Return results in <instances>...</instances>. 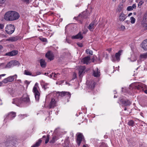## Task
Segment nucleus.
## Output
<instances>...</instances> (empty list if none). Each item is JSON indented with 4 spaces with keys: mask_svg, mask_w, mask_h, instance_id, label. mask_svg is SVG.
<instances>
[{
    "mask_svg": "<svg viewBox=\"0 0 147 147\" xmlns=\"http://www.w3.org/2000/svg\"><path fill=\"white\" fill-rule=\"evenodd\" d=\"M17 77V75H15L13 76H10L7 78L9 82H11L13 81L14 79L16 78Z\"/></svg>",
    "mask_w": 147,
    "mask_h": 147,
    "instance_id": "obj_24",
    "label": "nucleus"
},
{
    "mask_svg": "<svg viewBox=\"0 0 147 147\" xmlns=\"http://www.w3.org/2000/svg\"><path fill=\"white\" fill-rule=\"evenodd\" d=\"M136 4H133L132 6H128L127 8V10L128 11H131L133 10L134 9H136Z\"/></svg>",
    "mask_w": 147,
    "mask_h": 147,
    "instance_id": "obj_27",
    "label": "nucleus"
},
{
    "mask_svg": "<svg viewBox=\"0 0 147 147\" xmlns=\"http://www.w3.org/2000/svg\"><path fill=\"white\" fill-rule=\"evenodd\" d=\"M56 102L54 99L52 98L49 105V108H54L55 106Z\"/></svg>",
    "mask_w": 147,
    "mask_h": 147,
    "instance_id": "obj_22",
    "label": "nucleus"
},
{
    "mask_svg": "<svg viewBox=\"0 0 147 147\" xmlns=\"http://www.w3.org/2000/svg\"><path fill=\"white\" fill-rule=\"evenodd\" d=\"M76 75L72 79V80H74L76 78Z\"/></svg>",
    "mask_w": 147,
    "mask_h": 147,
    "instance_id": "obj_56",
    "label": "nucleus"
},
{
    "mask_svg": "<svg viewBox=\"0 0 147 147\" xmlns=\"http://www.w3.org/2000/svg\"><path fill=\"white\" fill-rule=\"evenodd\" d=\"M41 142V140L39 139L38 141L36 142L35 144L33 145L31 147H38L40 146Z\"/></svg>",
    "mask_w": 147,
    "mask_h": 147,
    "instance_id": "obj_28",
    "label": "nucleus"
},
{
    "mask_svg": "<svg viewBox=\"0 0 147 147\" xmlns=\"http://www.w3.org/2000/svg\"><path fill=\"white\" fill-rule=\"evenodd\" d=\"M132 15V13H129V14L128 15V16H131Z\"/></svg>",
    "mask_w": 147,
    "mask_h": 147,
    "instance_id": "obj_53",
    "label": "nucleus"
},
{
    "mask_svg": "<svg viewBox=\"0 0 147 147\" xmlns=\"http://www.w3.org/2000/svg\"><path fill=\"white\" fill-rule=\"evenodd\" d=\"M142 47L144 50H147V39L143 41Z\"/></svg>",
    "mask_w": 147,
    "mask_h": 147,
    "instance_id": "obj_23",
    "label": "nucleus"
},
{
    "mask_svg": "<svg viewBox=\"0 0 147 147\" xmlns=\"http://www.w3.org/2000/svg\"><path fill=\"white\" fill-rule=\"evenodd\" d=\"M41 85L42 86V88L45 90L49 88L48 86V83L42 82L41 83Z\"/></svg>",
    "mask_w": 147,
    "mask_h": 147,
    "instance_id": "obj_26",
    "label": "nucleus"
},
{
    "mask_svg": "<svg viewBox=\"0 0 147 147\" xmlns=\"http://www.w3.org/2000/svg\"><path fill=\"white\" fill-rule=\"evenodd\" d=\"M83 147H86L85 145H84L83 146Z\"/></svg>",
    "mask_w": 147,
    "mask_h": 147,
    "instance_id": "obj_63",
    "label": "nucleus"
},
{
    "mask_svg": "<svg viewBox=\"0 0 147 147\" xmlns=\"http://www.w3.org/2000/svg\"><path fill=\"white\" fill-rule=\"evenodd\" d=\"M3 48V47L1 45H0V50L2 49Z\"/></svg>",
    "mask_w": 147,
    "mask_h": 147,
    "instance_id": "obj_55",
    "label": "nucleus"
},
{
    "mask_svg": "<svg viewBox=\"0 0 147 147\" xmlns=\"http://www.w3.org/2000/svg\"><path fill=\"white\" fill-rule=\"evenodd\" d=\"M18 52L17 50H13L11 51L8 52L5 54V55L9 56H13L17 55Z\"/></svg>",
    "mask_w": 147,
    "mask_h": 147,
    "instance_id": "obj_16",
    "label": "nucleus"
},
{
    "mask_svg": "<svg viewBox=\"0 0 147 147\" xmlns=\"http://www.w3.org/2000/svg\"><path fill=\"white\" fill-rule=\"evenodd\" d=\"M93 76L96 77H98L100 76V72L98 68H97L95 70H93Z\"/></svg>",
    "mask_w": 147,
    "mask_h": 147,
    "instance_id": "obj_17",
    "label": "nucleus"
},
{
    "mask_svg": "<svg viewBox=\"0 0 147 147\" xmlns=\"http://www.w3.org/2000/svg\"><path fill=\"white\" fill-rule=\"evenodd\" d=\"M95 83L94 82H91L90 84V85L89 87L92 90L94 89L95 87Z\"/></svg>",
    "mask_w": 147,
    "mask_h": 147,
    "instance_id": "obj_33",
    "label": "nucleus"
},
{
    "mask_svg": "<svg viewBox=\"0 0 147 147\" xmlns=\"http://www.w3.org/2000/svg\"><path fill=\"white\" fill-rule=\"evenodd\" d=\"M135 87L136 89L141 91L144 90L145 85L140 82H137L135 84Z\"/></svg>",
    "mask_w": 147,
    "mask_h": 147,
    "instance_id": "obj_8",
    "label": "nucleus"
},
{
    "mask_svg": "<svg viewBox=\"0 0 147 147\" xmlns=\"http://www.w3.org/2000/svg\"><path fill=\"white\" fill-rule=\"evenodd\" d=\"M86 68L84 66H81L79 69V74L80 77L82 76V75L84 73V71Z\"/></svg>",
    "mask_w": 147,
    "mask_h": 147,
    "instance_id": "obj_20",
    "label": "nucleus"
},
{
    "mask_svg": "<svg viewBox=\"0 0 147 147\" xmlns=\"http://www.w3.org/2000/svg\"><path fill=\"white\" fill-rule=\"evenodd\" d=\"M143 91H144L145 93L147 94V90H144Z\"/></svg>",
    "mask_w": 147,
    "mask_h": 147,
    "instance_id": "obj_54",
    "label": "nucleus"
},
{
    "mask_svg": "<svg viewBox=\"0 0 147 147\" xmlns=\"http://www.w3.org/2000/svg\"><path fill=\"white\" fill-rule=\"evenodd\" d=\"M5 145L7 146H8V145H7V142H6L5 143Z\"/></svg>",
    "mask_w": 147,
    "mask_h": 147,
    "instance_id": "obj_60",
    "label": "nucleus"
},
{
    "mask_svg": "<svg viewBox=\"0 0 147 147\" xmlns=\"http://www.w3.org/2000/svg\"><path fill=\"white\" fill-rule=\"evenodd\" d=\"M90 60V56H88L84 58L81 60V62L84 64H88L89 63Z\"/></svg>",
    "mask_w": 147,
    "mask_h": 147,
    "instance_id": "obj_12",
    "label": "nucleus"
},
{
    "mask_svg": "<svg viewBox=\"0 0 147 147\" xmlns=\"http://www.w3.org/2000/svg\"><path fill=\"white\" fill-rule=\"evenodd\" d=\"M144 3V1H141L139 2V3L138 4V6H139V5H141L142 4H143Z\"/></svg>",
    "mask_w": 147,
    "mask_h": 147,
    "instance_id": "obj_45",
    "label": "nucleus"
},
{
    "mask_svg": "<svg viewBox=\"0 0 147 147\" xmlns=\"http://www.w3.org/2000/svg\"><path fill=\"white\" fill-rule=\"evenodd\" d=\"M57 140V137L55 136L53 137L52 139L50 141V143H54L55 142V141Z\"/></svg>",
    "mask_w": 147,
    "mask_h": 147,
    "instance_id": "obj_31",
    "label": "nucleus"
},
{
    "mask_svg": "<svg viewBox=\"0 0 147 147\" xmlns=\"http://www.w3.org/2000/svg\"><path fill=\"white\" fill-rule=\"evenodd\" d=\"M72 39H82L83 38V36L81 32H79L77 35L71 36Z\"/></svg>",
    "mask_w": 147,
    "mask_h": 147,
    "instance_id": "obj_19",
    "label": "nucleus"
},
{
    "mask_svg": "<svg viewBox=\"0 0 147 147\" xmlns=\"http://www.w3.org/2000/svg\"><path fill=\"white\" fill-rule=\"evenodd\" d=\"M24 74L27 75H31V73H30V71H28L27 70H25L24 71Z\"/></svg>",
    "mask_w": 147,
    "mask_h": 147,
    "instance_id": "obj_37",
    "label": "nucleus"
},
{
    "mask_svg": "<svg viewBox=\"0 0 147 147\" xmlns=\"http://www.w3.org/2000/svg\"><path fill=\"white\" fill-rule=\"evenodd\" d=\"M86 52H87V54H88L91 55H92L93 54L92 51L91 50H90L89 49H87L86 50Z\"/></svg>",
    "mask_w": 147,
    "mask_h": 147,
    "instance_id": "obj_38",
    "label": "nucleus"
},
{
    "mask_svg": "<svg viewBox=\"0 0 147 147\" xmlns=\"http://www.w3.org/2000/svg\"><path fill=\"white\" fill-rule=\"evenodd\" d=\"M97 24V23H96L95 21H93L88 26V29L90 31H92L94 29V27Z\"/></svg>",
    "mask_w": 147,
    "mask_h": 147,
    "instance_id": "obj_15",
    "label": "nucleus"
},
{
    "mask_svg": "<svg viewBox=\"0 0 147 147\" xmlns=\"http://www.w3.org/2000/svg\"><path fill=\"white\" fill-rule=\"evenodd\" d=\"M123 9V7L122 4H120L118 5V7L117 9V11L119 12L122 11Z\"/></svg>",
    "mask_w": 147,
    "mask_h": 147,
    "instance_id": "obj_30",
    "label": "nucleus"
},
{
    "mask_svg": "<svg viewBox=\"0 0 147 147\" xmlns=\"http://www.w3.org/2000/svg\"><path fill=\"white\" fill-rule=\"evenodd\" d=\"M40 40L43 42H47V40L46 38H39Z\"/></svg>",
    "mask_w": 147,
    "mask_h": 147,
    "instance_id": "obj_40",
    "label": "nucleus"
},
{
    "mask_svg": "<svg viewBox=\"0 0 147 147\" xmlns=\"http://www.w3.org/2000/svg\"><path fill=\"white\" fill-rule=\"evenodd\" d=\"M135 122L132 120H130L127 123V124L129 126L133 127L134 125Z\"/></svg>",
    "mask_w": 147,
    "mask_h": 147,
    "instance_id": "obj_29",
    "label": "nucleus"
},
{
    "mask_svg": "<svg viewBox=\"0 0 147 147\" xmlns=\"http://www.w3.org/2000/svg\"><path fill=\"white\" fill-rule=\"evenodd\" d=\"M77 44L80 47H82L83 46V44L82 43L78 42L77 43Z\"/></svg>",
    "mask_w": 147,
    "mask_h": 147,
    "instance_id": "obj_44",
    "label": "nucleus"
},
{
    "mask_svg": "<svg viewBox=\"0 0 147 147\" xmlns=\"http://www.w3.org/2000/svg\"><path fill=\"white\" fill-rule=\"evenodd\" d=\"M46 138V136H44L42 137V138Z\"/></svg>",
    "mask_w": 147,
    "mask_h": 147,
    "instance_id": "obj_58",
    "label": "nucleus"
},
{
    "mask_svg": "<svg viewBox=\"0 0 147 147\" xmlns=\"http://www.w3.org/2000/svg\"><path fill=\"white\" fill-rule=\"evenodd\" d=\"M16 116V113L13 112H11L7 115H6V118L4 119L5 120L7 118L11 120L12 119L14 118Z\"/></svg>",
    "mask_w": 147,
    "mask_h": 147,
    "instance_id": "obj_9",
    "label": "nucleus"
},
{
    "mask_svg": "<svg viewBox=\"0 0 147 147\" xmlns=\"http://www.w3.org/2000/svg\"><path fill=\"white\" fill-rule=\"evenodd\" d=\"M36 73L37 75H40L41 74V73L40 71H37Z\"/></svg>",
    "mask_w": 147,
    "mask_h": 147,
    "instance_id": "obj_51",
    "label": "nucleus"
},
{
    "mask_svg": "<svg viewBox=\"0 0 147 147\" xmlns=\"http://www.w3.org/2000/svg\"><path fill=\"white\" fill-rule=\"evenodd\" d=\"M66 41L67 42V43H71V41L67 38L66 39Z\"/></svg>",
    "mask_w": 147,
    "mask_h": 147,
    "instance_id": "obj_49",
    "label": "nucleus"
},
{
    "mask_svg": "<svg viewBox=\"0 0 147 147\" xmlns=\"http://www.w3.org/2000/svg\"><path fill=\"white\" fill-rule=\"evenodd\" d=\"M144 26L146 28L145 29L147 30V23L144 25Z\"/></svg>",
    "mask_w": 147,
    "mask_h": 147,
    "instance_id": "obj_52",
    "label": "nucleus"
},
{
    "mask_svg": "<svg viewBox=\"0 0 147 147\" xmlns=\"http://www.w3.org/2000/svg\"><path fill=\"white\" fill-rule=\"evenodd\" d=\"M19 37L18 36H13L10 37L7 39L8 41H10L11 42L16 41L19 39Z\"/></svg>",
    "mask_w": 147,
    "mask_h": 147,
    "instance_id": "obj_18",
    "label": "nucleus"
},
{
    "mask_svg": "<svg viewBox=\"0 0 147 147\" xmlns=\"http://www.w3.org/2000/svg\"><path fill=\"white\" fill-rule=\"evenodd\" d=\"M53 76V75H51V74L50 75V77H52Z\"/></svg>",
    "mask_w": 147,
    "mask_h": 147,
    "instance_id": "obj_59",
    "label": "nucleus"
},
{
    "mask_svg": "<svg viewBox=\"0 0 147 147\" xmlns=\"http://www.w3.org/2000/svg\"><path fill=\"white\" fill-rule=\"evenodd\" d=\"M3 82L5 83H7L8 82H9V81H8L7 79V78H6L4 79L3 81Z\"/></svg>",
    "mask_w": 147,
    "mask_h": 147,
    "instance_id": "obj_43",
    "label": "nucleus"
},
{
    "mask_svg": "<svg viewBox=\"0 0 147 147\" xmlns=\"http://www.w3.org/2000/svg\"><path fill=\"white\" fill-rule=\"evenodd\" d=\"M6 0H0V4H3L5 2Z\"/></svg>",
    "mask_w": 147,
    "mask_h": 147,
    "instance_id": "obj_47",
    "label": "nucleus"
},
{
    "mask_svg": "<svg viewBox=\"0 0 147 147\" xmlns=\"http://www.w3.org/2000/svg\"><path fill=\"white\" fill-rule=\"evenodd\" d=\"M127 17L123 12L121 13L119 16V20L120 21H123Z\"/></svg>",
    "mask_w": 147,
    "mask_h": 147,
    "instance_id": "obj_14",
    "label": "nucleus"
},
{
    "mask_svg": "<svg viewBox=\"0 0 147 147\" xmlns=\"http://www.w3.org/2000/svg\"><path fill=\"white\" fill-rule=\"evenodd\" d=\"M2 82H0V86H1V85H2Z\"/></svg>",
    "mask_w": 147,
    "mask_h": 147,
    "instance_id": "obj_57",
    "label": "nucleus"
},
{
    "mask_svg": "<svg viewBox=\"0 0 147 147\" xmlns=\"http://www.w3.org/2000/svg\"><path fill=\"white\" fill-rule=\"evenodd\" d=\"M127 110V108L126 107H125L124 109V111H126V110Z\"/></svg>",
    "mask_w": 147,
    "mask_h": 147,
    "instance_id": "obj_62",
    "label": "nucleus"
},
{
    "mask_svg": "<svg viewBox=\"0 0 147 147\" xmlns=\"http://www.w3.org/2000/svg\"><path fill=\"white\" fill-rule=\"evenodd\" d=\"M6 75L5 74L0 75V79L1 78V76H4Z\"/></svg>",
    "mask_w": 147,
    "mask_h": 147,
    "instance_id": "obj_50",
    "label": "nucleus"
},
{
    "mask_svg": "<svg viewBox=\"0 0 147 147\" xmlns=\"http://www.w3.org/2000/svg\"><path fill=\"white\" fill-rule=\"evenodd\" d=\"M22 2L26 4H28L31 2V0H21Z\"/></svg>",
    "mask_w": 147,
    "mask_h": 147,
    "instance_id": "obj_35",
    "label": "nucleus"
},
{
    "mask_svg": "<svg viewBox=\"0 0 147 147\" xmlns=\"http://www.w3.org/2000/svg\"><path fill=\"white\" fill-rule=\"evenodd\" d=\"M131 22V24L135 23L136 21L135 19L133 17H131L130 18Z\"/></svg>",
    "mask_w": 147,
    "mask_h": 147,
    "instance_id": "obj_36",
    "label": "nucleus"
},
{
    "mask_svg": "<svg viewBox=\"0 0 147 147\" xmlns=\"http://www.w3.org/2000/svg\"><path fill=\"white\" fill-rule=\"evenodd\" d=\"M13 66L12 64L11 61L8 63L5 66H4V63H2L0 65V68H1V69H3L4 68H10Z\"/></svg>",
    "mask_w": 147,
    "mask_h": 147,
    "instance_id": "obj_11",
    "label": "nucleus"
},
{
    "mask_svg": "<svg viewBox=\"0 0 147 147\" xmlns=\"http://www.w3.org/2000/svg\"><path fill=\"white\" fill-rule=\"evenodd\" d=\"M120 102L124 106H129L131 104V102L130 101L128 100H124L121 99L120 100Z\"/></svg>",
    "mask_w": 147,
    "mask_h": 147,
    "instance_id": "obj_13",
    "label": "nucleus"
},
{
    "mask_svg": "<svg viewBox=\"0 0 147 147\" xmlns=\"http://www.w3.org/2000/svg\"><path fill=\"white\" fill-rule=\"evenodd\" d=\"M12 103L18 106L22 107L24 104H29L30 103V101L29 95L27 94L26 93L24 94L21 98H15L13 99Z\"/></svg>",
    "mask_w": 147,
    "mask_h": 147,
    "instance_id": "obj_1",
    "label": "nucleus"
},
{
    "mask_svg": "<svg viewBox=\"0 0 147 147\" xmlns=\"http://www.w3.org/2000/svg\"><path fill=\"white\" fill-rule=\"evenodd\" d=\"M121 29L124 30L125 28V27L124 26H121Z\"/></svg>",
    "mask_w": 147,
    "mask_h": 147,
    "instance_id": "obj_48",
    "label": "nucleus"
},
{
    "mask_svg": "<svg viewBox=\"0 0 147 147\" xmlns=\"http://www.w3.org/2000/svg\"><path fill=\"white\" fill-rule=\"evenodd\" d=\"M60 74L59 73L55 74V73H52L51 74V75H53V76L54 78H57V75H59Z\"/></svg>",
    "mask_w": 147,
    "mask_h": 147,
    "instance_id": "obj_41",
    "label": "nucleus"
},
{
    "mask_svg": "<svg viewBox=\"0 0 147 147\" xmlns=\"http://www.w3.org/2000/svg\"><path fill=\"white\" fill-rule=\"evenodd\" d=\"M4 25L3 24H0V29H2L3 28Z\"/></svg>",
    "mask_w": 147,
    "mask_h": 147,
    "instance_id": "obj_46",
    "label": "nucleus"
},
{
    "mask_svg": "<svg viewBox=\"0 0 147 147\" xmlns=\"http://www.w3.org/2000/svg\"><path fill=\"white\" fill-rule=\"evenodd\" d=\"M20 16L19 13L14 11H9L5 14L4 18L5 20L13 21L18 20Z\"/></svg>",
    "mask_w": 147,
    "mask_h": 147,
    "instance_id": "obj_2",
    "label": "nucleus"
},
{
    "mask_svg": "<svg viewBox=\"0 0 147 147\" xmlns=\"http://www.w3.org/2000/svg\"><path fill=\"white\" fill-rule=\"evenodd\" d=\"M59 93V96L61 97H63L67 98V102H68L69 101V99L71 96V94L69 92L66 91H62L61 92H58Z\"/></svg>",
    "mask_w": 147,
    "mask_h": 147,
    "instance_id": "obj_5",
    "label": "nucleus"
},
{
    "mask_svg": "<svg viewBox=\"0 0 147 147\" xmlns=\"http://www.w3.org/2000/svg\"><path fill=\"white\" fill-rule=\"evenodd\" d=\"M11 61L13 66L19 64V62L16 60L12 61Z\"/></svg>",
    "mask_w": 147,
    "mask_h": 147,
    "instance_id": "obj_34",
    "label": "nucleus"
},
{
    "mask_svg": "<svg viewBox=\"0 0 147 147\" xmlns=\"http://www.w3.org/2000/svg\"><path fill=\"white\" fill-rule=\"evenodd\" d=\"M46 57L50 61H51L54 59V55L53 53L50 51H48L45 55Z\"/></svg>",
    "mask_w": 147,
    "mask_h": 147,
    "instance_id": "obj_10",
    "label": "nucleus"
},
{
    "mask_svg": "<svg viewBox=\"0 0 147 147\" xmlns=\"http://www.w3.org/2000/svg\"><path fill=\"white\" fill-rule=\"evenodd\" d=\"M140 57L141 59H146L147 58V53L141 54Z\"/></svg>",
    "mask_w": 147,
    "mask_h": 147,
    "instance_id": "obj_32",
    "label": "nucleus"
},
{
    "mask_svg": "<svg viewBox=\"0 0 147 147\" xmlns=\"http://www.w3.org/2000/svg\"><path fill=\"white\" fill-rule=\"evenodd\" d=\"M20 118L21 119H23L24 118L25 116L27 117V115L26 114L25 115H19Z\"/></svg>",
    "mask_w": 147,
    "mask_h": 147,
    "instance_id": "obj_39",
    "label": "nucleus"
},
{
    "mask_svg": "<svg viewBox=\"0 0 147 147\" xmlns=\"http://www.w3.org/2000/svg\"><path fill=\"white\" fill-rule=\"evenodd\" d=\"M15 28L13 25L9 24L7 25L5 28V31L8 34H11L14 31Z\"/></svg>",
    "mask_w": 147,
    "mask_h": 147,
    "instance_id": "obj_3",
    "label": "nucleus"
},
{
    "mask_svg": "<svg viewBox=\"0 0 147 147\" xmlns=\"http://www.w3.org/2000/svg\"><path fill=\"white\" fill-rule=\"evenodd\" d=\"M49 135H47V138L45 141V143L47 144L49 142Z\"/></svg>",
    "mask_w": 147,
    "mask_h": 147,
    "instance_id": "obj_42",
    "label": "nucleus"
},
{
    "mask_svg": "<svg viewBox=\"0 0 147 147\" xmlns=\"http://www.w3.org/2000/svg\"><path fill=\"white\" fill-rule=\"evenodd\" d=\"M69 142V137H67L65 140L64 143L63 144V147H70Z\"/></svg>",
    "mask_w": 147,
    "mask_h": 147,
    "instance_id": "obj_21",
    "label": "nucleus"
},
{
    "mask_svg": "<svg viewBox=\"0 0 147 147\" xmlns=\"http://www.w3.org/2000/svg\"><path fill=\"white\" fill-rule=\"evenodd\" d=\"M122 52V50L119 51L118 52L116 53L115 55L112 56V60L113 62L117 61H119L120 60V56L121 55Z\"/></svg>",
    "mask_w": 147,
    "mask_h": 147,
    "instance_id": "obj_6",
    "label": "nucleus"
},
{
    "mask_svg": "<svg viewBox=\"0 0 147 147\" xmlns=\"http://www.w3.org/2000/svg\"><path fill=\"white\" fill-rule=\"evenodd\" d=\"M134 15H136V12H134Z\"/></svg>",
    "mask_w": 147,
    "mask_h": 147,
    "instance_id": "obj_64",
    "label": "nucleus"
},
{
    "mask_svg": "<svg viewBox=\"0 0 147 147\" xmlns=\"http://www.w3.org/2000/svg\"><path fill=\"white\" fill-rule=\"evenodd\" d=\"M129 21L128 20H126L125 21V22L127 23V24H128V22H129Z\"/></svg>",
    "mask_w": 147,
    "mask_h": 147,
    "instance_id": "obj_61",
    "label": "nucleus"
},
{
    "mask_svg": "<svg viewBox=\"0 0 147 147\" xmlns=\"http://www.w3.org/2000/svg\"><path fill=\"white\" fill-rule=\"evenodd\" d=\"M37 84V83L35 84L33 89V92L34 93L36 100L37 101H38L40 97V93L36 86Z\"/></svg>",
    "mask_w": 147,
    "mask_h": 147,
    "instance_id": "obj_4",
    "label": "nucleus"
},
{
    "mask_svg": "<svg viewBox=\"0 0 147 147\" xmlns=\"http://www.w3.org/2000/svg\"><path fill=\"white\" fill-rule=\"evenodd\" d=\"M40 65L42 67H45L46 66V63L44 60L41 59L40 60Z\"/></svg>",
    "mask_w": 147,
    "mask_h": 147,
    "instance_id": "obj_25",
    "label": "nucleus"
},
{
    "mask_svg": "<svg viewBox=\"0 0 147 147\" xmlns=\"http://www.w3.org/2000/svg\"><path fill=\"white\" fill-rule=\"evenodd\" d=\"M77 144L78 146L80 145V144L82 141H85V139L83 135L79 133L77 136V138L76 139Z\"/></svg>",
    "mask_w": 147,
    "mask_h": 147,
    "instance_id": "obj_7",
    "label": "nucleus"
}]
</instances>
